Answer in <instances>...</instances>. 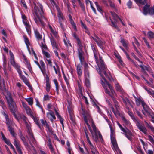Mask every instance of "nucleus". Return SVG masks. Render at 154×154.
I'll list each match as a JSON object with an SVG mask.
<instances>
[{"mask_svg":"<svg viewBox=\"0 0 154 154\" xmlns=\"http://www.w3.org/2000/svg\"><path fill=\"white\" fill-rule=\"evenodd\" d=\"M101 76L105 82H104L103 81H101V84L105 89V92L106 94H108L111 97L112 99L115 103V106L116 109L115 110L112 105L109 103V105L110 108L116 117L120 116V113L119 112V103L116 100L115 97V95L116 94L115 92L113 87L109 83V82L106 80V79L104 76L102 75Z\"/></svg>","mask_w":154,"mask_h":154,"instance_id":"1","label":"nucleus"},{"mask_svg":"<svg viewBox=\"0 0 154 154\" xmlns=\"http://www.w3.org/2000/svg\"><path fill=\"white\" fill-rule=\"evenodd\" d=\"M39 6V8H37L36 6L35 8V10L33 13V18L38 25H41L42 27H44L45 26V23L43 20H44L46 21L47 19L44 16L42 6L40 4Z\"/></svg>","mask_w":154,"mask_h":154,"instance_id":"2","label":"nucleus"},{"mask_svg":"<svg viewBox=\"0 0 154 154\" xmlns=\"http://www.w3.org/2000/svg\"><path fill=\"white\" fill-rule=\"evenodd\" d=\"M34 62L38 66L43 75H46V90L48 92L50 91L51 88L50 83L48 75L46 74V66L42 60H40V63L37 61H35Z\"/></svg>","mask_w":154,"mask_h":154,"instance_id":"3","label":"nucleus"},{"mask_svg":"<svg viewBox=\"0 0 154 154\" xmlns=\"http://www.w3.org/2000/svg\"><path fill=\"white\" fill-rule=\"evenodd\" d=\"M72 36L76 40L77 45L79 47L78 49V54L80 63L82 64L84 61V52L82 50L83 45L80 39L75 33H73L72 34Z\"/></svg>","mask_w":154,"mask_h":154,"instance_id":"4","label":"nucleus"},{"mask_svg":"<svg viewBox=\"0 0 154 154\" xmlns=\"http://www.w3.org/2000/svg\"><path fill=\"white\" fill-rule=\"evenodd\" d=\"M128 113L131 116L132 119L135 122L136 126L144 134H147V129L146 127L140 124L138 120L135 117L133 113L130 112V111H129L128 112Z\"/></svg>","mask_w":154,"mask_h":154,"instance_id":"5","label":"nucleus"},{"mask_svg":"<svg viewBox=\"0 0 154 154\" xmlns=\"http://www.w3.org/2000/svg\"><path fill=\"white\" fill-rule=\"evenodd\" d=\"M9 107V109L11 112L13 113L15 118L18 120L15 112L17 111V107L12 97L6 100Z\"/></svg>","mask_w":154,"mask_h":154,"instance_id":"6","label":"nucleus"},{"mask_svg":"<svg viewBox=\"0 0 154 154\" xmlns=\"http://www.w3.org/2000/svg\"><path fill=\"white\" fill-rule=\"evenodd\" d=\"M91 47L93 51L94 57L95 59V61L97 65H99L100 64V66L101 68L103 69H105V66L104 65V63L102 59V57L99 55V57L98 58L96 50L94 45H91Z\"/></svg>","mask_w":154,"mask_h":154,"instance_id":"7","label":"nucleus"},{"mask_svg":"<svg viewBox=\"0 0 154 154\" xmlns=\"http://www.w3.org/2000/svg\"><path fill=\"white\" fill-rule=\"evenodd\" d=\"M91 121H92V126L94 131L92 135L94 140L95 141L97 142V141L98 138H99L100 139L101 141H103L102 136L100 132L97 130L96 127L94 124L93 119H91Z\"/></svg>","mask_w":154,"mask_h":154,"instance_id":"8","label":"nucleus"},{"mask_svg":"<svg viewBox=\"0 0 154 154\" xmlns=\"http://www.w3.org/2000/svg\"><path fill=\"white\" fill-rule=\"evenodd\" d=\"M136 104L139 106L140 103L142 104V106L143 107V109L145 111V112L147 113L149 112L150 111V109L149 106L146 104L143 100L141 99L140 98L137 99L136 101Z\"/></svg>","mask_w":154,"mask_h":154,"instance_id":"9","label":"nucleus"},{"mask_svg":"<svg viewBox=\"0 0 154 154\" xmlns=\"http://www.w3.org/2000/svg\"><path fill=\"white\" fill-rule=\"evenodd\" d=\"M110 13L112 16L113 19L114 20V21H113L111 19H110L112 24V26L116 28L119 31V29L116 25V23L118 22V19H119V18H120L115 13L111 11H110Z\"/></svg>","mask_w":154,"mask_h":154,"instance_id":"10","label":"nucleus"},{"mask_svg":"<svg viewBox=\"0 0 154 154\" xmlns=\"http://www.w3.org/2000/svg\"><path fill=\"white\" fill-rule=\"evenodd\" d=\"M40 121L42 126L46 128L49 133L51 134H53L54 133L53 129L50 126L49 124V122H48L46 120H45L43 119H41Z\"/></svg>","mask_w":154,"mask_h":154,"instance_id":"11","label":"nucleus"},{"mask_svg":"<svg viewBox=\"0 0 154 154\" xmlns=\"http://www.w3.org/2000/svg\"><path fill=\"white\" fill-rule=\"evenodd\" d=\"M57 16L59 19V23L61 28L64 30V29L63 25L62 24V22L64 21V18L62 14L59 11H58Z\"/></svg>","mask_w":154,"mask_h":154,"instance_id":"12","label":"nucleus"},{"mask_svg":"<svg viewBox=\"0 0 154 154\" xmlns=\"http://www.w3.org/2000/svg\"><path fill=\"white\" fill-rule=\"evenodd\" d=\"M150 5L146 4L143 8V13L145 15H146L148 13L149 14H151L152 11L151 10V8L150 7Z\"/></svg>","mask_w":154,"mask_h":154,"instance_id":"13","label":"nucleus"},{"mask_svg":"<svg viewBox=\"0 0 154 154\" xmlns=\"http://www.w3.org/2000/svg\"><path fill=\"white\" fill-rule=\"evenodd\" d=\"M120 97L125 106L130 105L132 107H133V105L132 104V102L131 100H129L127 97H124L122 95Z\"/></svg>","mask_w":154,"mask_h":154,"instance_id":"14","label":"nucleus"},{"mask_svg":"<svg viewBox=\"0 0 154 154\" xmlns=\"http://www.w3.org/2000/svg\"><path fill=\"white\" fill-rule=\"evenodd\" d=\"M14 144L15 146L18 153L20 154H23V152L20 146V143L19 141H17L15 139H14Z\"/></svg>","mask_w":154,"mask_h":154,"instance_id":"15","label":"nucleus"},{"mask_svg":"<svg viewBox=\"0 0 154 154\" xmlns=\"http://www.w3.org/2000/svg\"><path fill=\"white\" fill-rule=\"evenodd\" d=\"M83 117H84V119L85 121V123L87 125L89 130L91 129V127L88 122V119L90 121H91V122H92V121H91V119H92L91 118V116L88 114L86 115L85 114H83Z\"/></svg>","mask_w":154,"mask_h":154,"instance_id":"16","label":"nucleus"},{"mask_svg":"<svg viewBox=\"0 0 154 154\" xmlns=\"http://www.w3.org/2000/svg\"><path fill=\"white\" fill-rule=\"evenodd\" d=\"M50 41L53 48L56 50H58L59 47L58 44L52 37L50 38Z\"/></svg>","mask_w":154,"mask_h":154,"instance_id":"17","label":"nucleus"},{"mask_svg":"<svg viewBox=\"0 0 154 154\" xmlns=\"http://www.w3.org/2000/svg\"><path fill=\"white\" fill-rule=\"evenodd\" d=\"M19 137L21 140L23 142V144L25 146L26 148L27 149L29 148V146L26 141L25 137L23 136L21 132L20 133Z\"/></svg>","mask_w":154,"mask_h":154,"instance_id":"18","label":"nucleus"},{"mask_svg":"<svg viewBox=\"0 0 154 154\" xmlns=\"http://www.w3.org/2000/svg\"><path fill=\"white\" fill-rule=\"evenodd\" d=\"M110 138L111 143L113 145L114 149L119 148L115 136H110Z\"/></svg>","mask_w":154,"mask_h":154,"instance_id":"19","label":"nucleus"},{"mask_svg":"<svg viewBox=\"0 0 154 154\" xmlns=\"http://www.w3.org/2000/svg\"><path fill=\"white\" fill-rule=\"evenodd\" d=\"M12 65L17 71L20 78L24 76L22 75V72L20 69V66L19 65L16 63Z\"/></svg>","mask_w":154,"mask_h":154,"instance_id":"20","label":"nucleus"},{"mask_svg":"<svg viewBox=\"0 0 154 154\" xmlns=\"http://www.w3.org/2000/svg\"><path fill=\"white\" fill-rule=\"evenodd\" d=\"M50 112L47 113V116L48 117L50 118L51 121L53 122V119H56V117L54 115V113L51 110H50Z\"/></svg>","mask_w":154,"mask_h":154,"instance_id":"21","label":"nucleus"},{"mask_svg":"<svg viewBox=\"0 0 154 154\" xmlns=\"http://www.w3.org/2000/svg\"><path fill=\"white\" fill-rule=\"evenodd\" d=\"M84 62L82 63H83ZM83 63L82 64L81 63V65H80V64H79L77 65V73L78 76L79 77H81L82 75V65Z\"/></svg>","mask_w":154,"mask_h":154,"instance_id":"22","label":"nucleus"},{"mask_svg":"<svg viewBox=\"0 0 154 154\" xmlns=\"http://www.w3.org/2000/svg\"><path fill=\"white\" fill-rule=\"evenodd\" d=\"M20 78L23 80L25 83L29 87V88L30 89L32 90V87L30 85L29 82L27 78L24 76H22V77Z\"/></svg>","mask_w":154,"mask_h":154,"instance_id":"23","label":"nucleus"},{"mask_svg":"<svg viewBox=\"0 0 154 154\" xmlns=\"http://www.w3.org/2000/svg\"><path fill=\"white\" fill-rule=\"evenodd\" d=\"M98 46L101 48L103 49L105 46V42L101 40L100 39L96 42Z\"/></svg>","mask_w":154,"mask_h":154,"instance_id":"24","label":"nucleus"},{"mask_svg":"<svg viewBox=\"0 0 154 154\" xmlns=\"http://www.w3.org/2000/svg\"><path fill=\"white\" fill-rule=\"evenodd\" d=\"M32 117L36 124L39 127L40 130H41L42 127L40 123L39 122V118L36 117H34L33 116H32Z\"/></svg>","mask_w":154,"mask_h":154,"instance_id":"25","label":"nucleus"},{"mask_svg":"<svg viewBox=\"0 0 154 154\" xmlns=\"http://www.w3.org/2000/svg\"><path fill=\"white\" fill-rule=\"evenodd\" d=\"M9 54L10 57V63L12 65L16 63L14 60V58L13 53L11 51H9Z\"/></svg>","mask_w":154,"mask_h":154,"instance_id":"26","label":"nucleus"},{"mask_svg":"<svg viewBox=\"0 0 154 154\" xmlns=\"http://www.w3.org/2000/svg\"><path fill=\"white\" fill-rule=\"evenodd\" d=\"M147 91L148 94L154 97V91L150 88H148L146 86L143 87Z\"/></svg>","mask_w":154,"mask_h":154,"instance_id":"27","label":"nucleus"},{"mask_svg":"<svg viewBox=\"0 0 154 154\" xmlns=\"http://www.w3.org/2000/svg\"><path fill=\"white\" fill-rule=\"evenodd\" d=\"M34 33L36 38L38 40H41L42 39V36L40 35L39 32L37 29L34 30Z\"/></svg>","mask_w":154,"mask_h":154,"instance_id":"28","label":"nucleus"},{"mask_svg":"<svg viewBox=\"0 0 154 154\" xmlns=\"http://www.w3.org/2000/svg\"><path fill=\"white\" fill-rule=\"evenodd\" d=\"M53 81L55 85L57 93V94H58L59 88L58 83L57 82V80L56 79H54Z\"/></svg>","mask_w":154,"mask_h":154,"instance_id":"29","label":"nucleus"},{"mask_svg":"<svg viewBox=\"0 0 154 154\" xmlns=\"http://www.w3.org/2000/svg\"><path fill=\"white\" fill-rule=\"evenodd\" d=\"M122 121L124 124L125 125L128 126L130 125V122L124 116H122Z\"/></svg>","mask_w":154,"mask_h":154,"instance_id":"30","label":"nucleus"},{"mask_svg":"<svg viewBox=\"0 0 154 154\" xmlns=\"http://www.w3.org/2000/svg\"><path fill=\"white\" fill-rule=\"evenodd\" d=\"M28 134L29 136L30 140L33 143H34L36 141L34 137V136L32 132Z\"/></svg>","mask_w":154,"mask_h":154,"instance_id":"31","label":"nucleus"},{"mask_svg":"<svg viewBox=\"0 0 154 154\" xmlns=\"http://www.w3.org/2000/svg\"><path fill=\"white\" fill-rule=\"evenodd\" d=\"M85 78L89 79L90 77V73L88 69H84Z\"/></svg>","mask_w":154,"mask_h":154,"instance_id":"32","label":"nucleus"},{"mask_svg":"<svg viewBox=\"0 0 154 154\" xmlns=\"http://www.w3.org/2000/svg\"><path fill=\"white\" fill-rule=\"evenodd\" d=\"M8 130L11 135L14 137H15L16 135L13 128L11 126L8 127Z\"/></svg>","mask_w":154,"mask_h":154,"instance_id":"33","label":"nucleus"},{"mask_svg":"<svg viewBox=\"0 0 154 154\" xmlns=\"http://www.w3.org/2000/svg\"><path fill=\"white\" fill-rule=\"evenodd\" d=\"M55 64L57 68H56L54 66H53V67L55 73L56 74H58L59 73H60V72L59 68L57 63H55Z\"/></svg>","mask_w":154,"mask_h":154,"instance_id":"34","label":"nucleus"},{"mask_svg":"<svg viewBox=\"0 0 154 154\" xmlns=\"http://www.w3.org/2000/svg\"><path fill=\"white\" fill-rule=\"evenodd\" d=\"M0 106L4 109L5 107V104L4 100L2 99V97L0 95Z\"/></svg>","mask_w":154,"mask_h":154,"instance_id":"35","label":"nucleus"},{"mask_svg":"<svg viewBox=\"0 0 154 154\" xmlns=\"http://www.w3.org/2000/svg\"><path fill=\"white\" fill-rule=\"evenodd\" d=\"M120 42L122 44V45L126 49L128 48V46L127 44L123 38H121V40L120 41Z\"/></svg>","mask_w":154,"mask_h":154,"instance_id":"36","label":"nucleus"},{"mask_svg":"<svg viewBox=\"0 0 154 154\" xmlns=\"http://www.w3.org/2000/svg\"><path fill=\"white\" fill-rule=\"evenodd\" d=\"M57 118L59 119L60 122L62 124L63 127V128L64 125L63 122V119L62 118L61 116L58 113H57Z\"/></svg>","mask_w":154,"mask_h":154,"instance_id":"37","label":"nucleus"},{"mask_svg":"<svg viewBox=\"0 0 154 154\" xmlns=\"http://www.w3.org/2000/svg\"><path fill=\"white\" fill-rule=\"evenodd\" d=\"M115 88L117 91L121 93H123V90L122 88H121L119 85H116Z\"/></svg>","mask_w":154,"mask_h":154,"instance_id":"38","label":"nucleus"},{"mask_svg":"<svg viewBox=\"0 0 154 154\" xmlns=\"http://www.w3.org/2000/svg\"><path fill=\"white\" fill-rule=\"evenodd\" d=\"M25 125H26V128H27V129H28V131H27L28 133H29L32 132V131L31 129V127H30V125L28 123V122H27L25 123Z\"/></svg>","mask_w":154,"mask_h":154,"instance_id":"39","label":"nucleus"},{"mask_svg":"<svg viewBox=\"0 0 154 154\" xmlns=\"http://www.w3.org/2000/svg\"><path fill=\"white\" fill-rule=\"evenodd\" d=\"M148 37L149 38L151 39L154 38V33L151 31L149 32L148 33Z\"/></svg>","mask_w":154,"mask_h":154,"instance_id":"40","label":"nucleus"},{"mask_svg":"<svg viewBox=\"0 0 154 154\" xmlns=\"http://www.w3.org/2000/svg\"><path fill=\"white\" fill-rule=\"evenodd\" d=\"M90 38H92L96 42H97L100 39L95 34H94V36H91Z\"/></svg>","mask_w":154,"mask_h":154,"instance_id":"41","label":"nucleus"},{"mask_svg":"<svg viewBox=\"0 0 154 154\" xmlns=\"http://www.w3.org/2000/svg\"><path fill=\"white\" fill-rule=\"evenodd\" d=\"M26 100L30 105H32L33 103V100L32 97L27 98L26 99Z\"/></svg>","mask_w":154,"mask_h":154,"instance_id":"42","label":"nucleus"},{"mask_svg":"<svg viewBox=\"0 0 154 154\" xmlns=\"http://www.w3.org/2000/svg\"><path fill=\"white\" fill-rule=\"evenodd\" d=\"M23 38H24V41L26 45H30V43L27 36H24Z\"/></svg>","mask_w":154,"mask_h":154,"instance_id":"43","label":"nucleus"},{"mask_svg":"<svg viewBox=\"0 0 154 154\" xmlns=\"http://www.w3.org/2000/svg\"><path fill=\"white\" fill-rule=\"evenodd\" d=\"M2 137L6 143L8 145L11 143L9 140L7 139L3 134H2Z\"/></svg>","mask_w":154,"mask_h":154,"instance_id":"44","label":"nucleus"},{"mask_svg":"<svg viewBox=\"0 0 154 154\" xmlns=\"http://www.w3.org/2000/svg\"><path fill=\"white\" fill-rule=\"evenodd\" d=\"M147 0H137L136 3H139L140 4L144 5L145 4Z\"/></svg>","mask_w":154,"mask_h":154,"instance_id":"45","label":"nucleus"},{"mask_svg":"<svg viewBox=\"0 0 154 154\" xmlns=\"http://www.w3.org/2000/svg\"><path fill=\"white\" fill-rule=\"evenodd\" d=\"M94 3L97 7V10L100 12H102L103 11V10L102 9L101 7L98 5V3L97 2H95Z\"/></svg>","mask_w":154,"mask_h":154,"instance_id":"46","label":"nucleus"},{"mask_svg":"<svg viewBox=\"0 0 154 154\" xmlns=\"http://www.w3.org/2000/svg\"><path fill=\"white\" fill-rule=\"evenodd\" d=\"M69 21H70V23L71 24L72 26L74 28V29H75V31H77L76 26L75 24L73 19L70 20Z\"/></svg>","mask_w":154,"mask_h":154,"instance_id":"47","label":"nucleus"},{"mask_svg":"<svg viewBox=\"0 0 154 154\" xmlns=\"http://www.w3.org/2000/svg\"><path fill=\"white\" fill-rule=\"evenodd\" d=\"M89 79L85 78V83L87 87H89L90 86V82Z\"/></svg>","mask_w":154,"mask_h":154,"instance_id":"48","label":"nucleus"},{"mask_svg":"<svg viewBox=\"0 0 154 154\" xmlns=\"http://www.w3.org/2000/svg\"><path fill=\"white\" fill-rule=\"evenodd\" d=\"M23 57L26 65L27 66L30 64V62L28 61L26 56L25 55H23Z\"/></svg>","mask_w":154,"mask_h":154,"instance_id":"49","label":"nucleus"},{"mask_svg":"<svg viewBox=\"0 0 154 154\" xmlns=\"http://www.w3.org/2000/svg\"><path fill=\"white\" fill-rule=\"evenodd\" d=\"M42 52L43 54L47 58H49L50 57V55L48 53L46 52L44 50H42Z\"/></svg>","mask_w":154,"mask_h":154,"instance_id":"50","label":"nucleus"},{"mask_svg":"<svg viewBox=\"0 0 154 154\" xmlns=\"http://www.w3.org/2000/svg\"><path fill=\"white\" fill-rule=\"evenodd\" d=\"M149 140L153 144H154V137L153 138L152 136L150 135L148 136Z\"/></svg>","mask_w":154,"mask_h":154,"instance_id":"51","label":"nucleus"},{"mask_svg":"<svg viewBox=\"0 0 154 154\" xmlns=\"http://www.w3.org/2000/svg\"><path fill=\"white\" fill-rule=\"evenodd\" d=\"M70 116V120L73 123H75V119L74 116L73 114L69 115Z\"/></svg>","mask_w":154,"mask_h":154,"instance_id":"52","label":"nucleus"},{"mask_svg":"<svg viewBox=\"0 0 154 154\" xmlns=\"http://www.w3.org/2000/svg\"><path fill=\"white\" fill-rule=\"evenodd\" d=\"M109 127L111 131L110 136H115L114 134V130L112 125H110Z\"/></svg>","mask_w":154,"mask_h":154,"instance_id":"53","label":"nucleus"},{"mask_svg":"<svg viewBox=\"0 0 154 154\" xmlns=\"http://www.w3.org/2000/svg\"><path fill=\"white\" fill-rule=\"evenodd\" d=\"M91 146V152H97V151L95 148L94 147L92 143H91V144H89Z\"/></svg>","mask_w":154,"mask_h":154,"instance_id":"54","label":"nucleus"},{"mask_svg":"<svg viewBox=\"0 0 154 154\" xmlns=\"http://www.w3.org/2000/svg\"><path fill=\"white\" fill-rule=\"evenodd\" d=\"M131 55L133 56L134 58L137 60L140 63H142V61H140L139 59L137 57H136V56L135 55V54H134V53L133 52L131 53Z\"/></svg>","mask_w":154,"mask_h":154,"instance_id":"55","label":"nucleus"},{"mask_svg":"<svg viewBox=\"0 0 154 154\" xmlns=\"http://www.w3.org/2000/svg\"><path fill=\"white\" fill-rule=\"evenodd\" d=\"M132 5V2L131 1L129 0L127 3V5L129 8H131Z\"/></svg>","mask_w":154,"mask_h":154,"instance_id":"56","label":"nucleus"},{"mask_svg":"<svg viewBox=\"0 0 154 154\" xmlns=\"http://www.w3.org/2000/svg\"><path fill=\"white\" fill-rule=\"evenodd\" d=\"M148 128L150 129L151 131L154 133V127L151 125V123L147 127Z\"/></svg>","mask_w":154,"mask_h":154,"instance_id":"57","label":"nucleus"},{"mask_svg":"<svg viewBox=\"0 0 154 154\" xmlns=\"http://www.w3.org/2000/svg\"><path fill=\"white\" fill-rule=\"evenodd\" d=\"M118 61L120 63L121 65L122 66H124V63L123 62V61L121 60V57L119 56V57H118Z\"/></svg>","mask_w":154,"mask_h":154,"instance_id":"58","label":"nucleus"},{"mask_svg":"<svg viewBox=\"0 0 154 154\" xmlns=\"http://www.w3.org/2000/svg\"><path fill=\"white\" fill-rule=\"evenodd\" d=\"M118 61L120 63L121 65L122 66H124V63L123 62V61L121 60V57L119 56V57H118Z\"/></svg>","mask_w":154,"mask_h":154,"instance_id":"59","label":"nucleus"},{"mask_svg":"<svg viewBox=\"0 0 154 154\" xmlns=\"http://www.w3.org/2000/svg\"><path fill=\"white\" fill-rule=\"evenodd\" d=\"M118 61L120 63L121 65L122 66H124V63L123 62V61L121 60V57L119 56V57H118Z\"/></svg>","mask_w":154,"mask_h":154,"instance_id":"60","label":"nucleus"},{"mask_svg":"<svg viewBox=\"0 0 154 154\" xmlns=\"http://www.w3.org/2000/svg\"><path fill=\"white\" fill-rule=\"evenodd\" d=\"M20 118L23 119L25 123L27 122V118L24 115H21L20 116Z\"/></svg>","mask_w":154,"mask_h":154,"instance_id":"61","label":"nucleus"},{"mask_svg":"<svg viewBox=\"0 0 154 154\" xmlns=\"http://www.w3.org/2000/svg\"><path fill=\"white\" fill-rule=\"evenodd\" d=\"M51 32L52 33V34L57 38L58 37V36L57 35V33L56 31H54L53 29L51 30Z\"/></svg>","mask_w":154,"mask_h":154,"instance_id":"62","label":"nucleus"},{"mask_svg":"<svg viewBox=\"0 0 154 154\" xmlns=\"http://www.w3.org/2000/svg\"><path fill=\"white\" fill-rule=\"evenodd\" d=\"M109 2L110 3V6L114 9H116V7L114 3L110 1H109Z\"/></svg>","mask_w":154,"mask_h":154,"instance_id":"63","label":"nucleus"},{"mask_svg":"<svg viewBox=\"0 0 154 154\" xmlns=\"http://www.w3.org/2000/svg\"><path fill=\"white\" fill-rule=\"evenodd\" d=\"M151 117V118L154 120V113L152 112H151L150 111L147 113Z\"/></svg>","mask_w":154,"mask_h":154,"instance_id":"64","label":"nucleus"}]
</instances>
